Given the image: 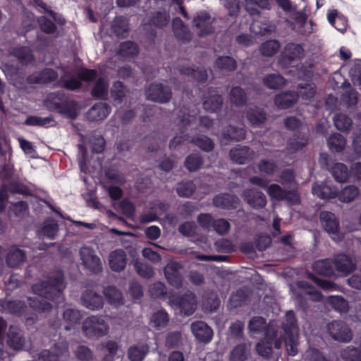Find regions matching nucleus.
Here are the masks:
<instances>
[{
    "label": "nucleus",
    "instance_id": "nucleus-1",
    "mask_svg": "<svg viewBox=\"0 0 361 361\" xmlns=\"http://www.w3.org/2000/svg\"><path fill=\"white\" fill-rule=\"evenodd\" d=\"M65 288L64 274L61 269L48 276L45 280L34 283L31 287L35 294L56 303L60 302Z\"/></svg>",
    "mask_w": 361,
    "mask_h": 361
},
{
    "label": "nucleus",
    "instance_id": "nucleus-2",
    "mask_svg": "<svg viewBox=\"0 0 361 361\" xmlns=\"http://www.w3.org/2000/svg\"><path fill=\"white\" fill-rule=\"evenodd\" d=\"M44 104L48 109L55 111L71 119H75L78 116L77 102L70 99L62 92L49 94Z\"/></svg>",
    "mask_w": 361,
    "mask_h": 361
},
{
    "label": "nucleus",
    "instance_id": "nucleus-3",
    "mask_svg": "<svg viewBox=\"0 0 361 361\" xmlns=\"http://www.w3.org/2000/svg\"><path fill=\"white\" fill-rule=\"evenodd\" d=\"M282 329L284 332L283 341L287 353L290 356H295L298 352V326L294 311L288 310L286 313Z\"/></svg>",
    "mask_w": 361,
    "mask_h": 361
},
{
    "label": "nucleus",
    "instance_id": "nucleus-4",
    "mask_svg": "<svg viewBox=\"0 0 361 361\" xmlns=\"http://www.w3.org/2000/svg\"><path fill=\"white\" fill-rule=\"evenodd\" d=\"M305 50L302 44L290 42L286 44L281 52L278 63L281 68L294 66L301 61L304 56Z\"/></svg>",
    "mask_w": 361,
    "mask_h": 361
},
{
    "label": "nucleus",
    "instance_id": "nucleus-5",
    "mask_svg": "<svg viewBox=\"0 0 361 361\" xmlns=\"http://www.w3.org/2000/svg\"><path fill=\"white\" fill-rule=\"evenodd\" d=\"M109 325L102 316H90L83 322L82 329L88 338L102 337L109 332Z\"/></svg>",
    "mask_w": 361,
    "mask_h": 361
},
{
    "label": "nucleus",
    "instance_id": "nucleus-6",
    "mask_svg": "<svg viewBox=\"0 0 361 361\" xmlns=\"http://www.w3.org/2000/svg\"><path fill=\"white\" fill-rule=\"evenodd\" d=\"M269 196L277 201H286L289 205L300 203V197L297 189L286 190L276 183L269 185L267 190Z\"/></svg>",
    "mask_w": 361,
    "mask_h": 361
},
{
    "label": "nucleus",
    "instance_id": "nucleus-7",
    "mask_svg": "<svg viewBox=\"0 0 361 361\" xmlns=\"http://www.w3.org/2000/svg\"><path fill=\"white\" fill-rule=\"evenodd\" d=\"M320 222L324 230L335 241H340L343 238L341 232L340 224L335 214L331 212L323 211L319 214Z\"/></svg>",
    "mask_w": 361,
    "mask_h": 361
},
{
    "label": "nucleus",
    "instance_id": "nucleus-8",
    "mask_svg": "<svg viewBox=\"0 0 361 361\" xmlns=\"http://www.w3.org/2000/svg\"><path fill=\"white\" fill-rule=\"evenodd\" d=\"M147 99L166 104L171 99L172 91L169 86L162 83H152L145 90Z\"/></svg>",
    "mask_w": 361,
    "mask_h": 361
},
{
    "label": "nucleus",
    "instance_id": "nucleus-9",
    "mask_svg": "<svg viewBox=\"0 0 361 361\" xmlns=\"http://www.w3.org/2000/svg\"><path fill=\"white\" fill-rule=\"evenodd\" d=\"M327 331L331 338L337 341L348 343L353 338L350 329L343 321L334 320L327 325Z\"/></svg>",
    "mask_w": 361,
    "mask_h": 361
},
{
    "label": "nucleus",
    "instance_id": "nucleus-10",
    "mask_svg": "<svg viewBox=\"0 0 361 361\" xmlns=\"http://www.w3.org/2000/svg\"><path fill=\"white\" fill-rule=\"evenodd\" d=\"M169 21L170 15L169 12L165 11H154L150 16L148 21L144 24V30L147 35L154 38L157 36V31L151 27L153 26L156 28L161 29L166 27Z\"/></svg>",
    "mask_w": 361,
    "mask_h": 361
},
{
    "label": "nucleus",
    "instance_id": "nucleus-11",
    "mask_svg": "<svg viewBox=\"0 0 361 361\" xmlns=\"http://www.w3.org/2000/svg\"><path fill=\"white\" fill-rule=\"evenodd\" d=\"M192 23L193 26L199 30L197 35L200 37L211 35L214 31L211 16L206 11L197 12L193 18Z\"/></svg>",
    "mask_w": 361,
    "mask_h": 361
},
{
    "label": "nucleus",
    "instance_id": "nucleus-12",
    "mask_svg": "<svg viewBox=\"0 0 361 361\" xmlns=\"http://www.w3.org/2000/svg\"><path fill=\"white\" fill-rule=\"evenodd\" d=\"M58 73L53 68H44L39 71H35L29 74L26 81L30 85H47L57 80Z\"/></svg>",
    "mask_w": 361,
    "mask_h": 361
},
{
    "label": "nucleus",
    "instance_id": "nucleus-13",
    "mask_svg": "<svg viewBox=\"0 0 361 361\" xmlns=\"http://www.w3.org/2000/svg\"><path fill=\"white\" fill-rule=\"evenodd\" d=\"M242 197L251 208L256 210L264 209L267 204L266 195L256 188L245 189L242 194Z\"/></svg>",
    "mask_w": 361,
    "mask_h": 361
},
{
    "label": "nucleus",
    "instance_id": "nucleus-14",
    "mask_svg": "<svg viewBox=\"0 0 361 361\" xmlns=\"http://www.w3.org/2000/svg\"><path fill=\"white\" fill-rule=\"evenodd\" d=\"M334 271H336L341 276H346L352 273L356 268L352 258L345 254L336 255L333 259Z\"/></svg>",
    "mask_w": 361,
    "mask_h": 361
},
{
    "label": "nucleus",
    "instance_id": "nucleus-15",
    "mask_svg": "<svg viewBox=\"0 0 361 361\" xmlns=\"http://www.w3.org/2000/svg\"><path fill=\"white\" fill-rule=\"evenodd\" d=\"M80 257L82 264L92 273L99 274L102 271V264L99 257L93 251L85 247L80 250Z\"/></svg>",
    "mask_w": 361,
    "mask_h": 361
},
{
    "label": "nucleus",
    "instance_id": "nucleus-16",
    "mask_svg": "<svg viewBox=\"0 0 361 361\" xmlns=\"http://www.w3.org/2000/svg\"><path fill=\"white\" fill-rule=\"evenodd\" d=\"M68 348L66 341L54 343L51 350H43L38 355L39 361H59V357L68 353Z\"/></svg>",
    "mask_w": 361,
    "mask_h": 361
},
{
    "label": "nucleus",
    "instance_id": "nucleus-17",
    "mask_svg": "<svg viewBox=\"0 0 361 361\" xmlns=\"http://www.w3.org/2000/svg\"><path fill=\"white\" fill-rule=\"evenodd\" d=\"M173 302L178 306L180 312L186 315H192L196 310V298L194 293L190 291L185 293L180 297L173 300Z\"/></svg>",
    "mask_w": 361,
    "mask_h": 361
},
{
    "label": "nucleus",
    "instance_id": "nucleus-18",
    "mask_svg": "<svg viewBox=\"0 0 361 361\" xmlns=\"http://www.w3.org/2000/svg\"><path fill=\"white\" fill-rule=\"evenodd\" d=\"M182 265L177 262H173L166 265L164 269V275L168 283L176 288H181L183 285V278L180 272Z\"/></svg>",
    "mask_w": 361,
    "mask_h": 361
},
{
    "label": "nucleus",
    "instance_id": "nucleus-19",
    "mask_svg": "<svg viewBox=\"0 0 361 361\" xmlns=\"http://www.w3.org/2000/svg\"><path fill=\"white\" fill-rule=\"evenodd\" d=\"M81 302L84 307L93 311L102 309L104 304L102 295L90 289L82 293Z\"/></svg>",
    "mask_w": 361,
    "mask_h": 361
},
{
    "label": "nucleus",
    "instance_id": "nucleus-20",
    "mask_svg": "<svg viewBox=\"0 0 361 361\" xmlns=\"http://www.w3.org/2000/svg\"><path fill=\"white\" fill-rule=\"evenodd\" d=\"M6 344L15 351H19L23 348L25 344V338L18 327L16 326L9 327L7 333Z\"/></svg>",
    "mask_w": 361,
    "mask_h": 361
},
{
    "label": "nucleus",
    "instance_id": "nucleus-21",
    "mask_svg": "<svg viewBox=\"0 0 361 361\" xmlns=\"http://www.w3.org/2000/svg\"><path fill=\"white\" fill-rule=\"evenodd\" d=\"M191 330L195 337L200 342L207 343L213 337V331L204 322L197 321L192 324Z\"/></svg>",
    "mask_w": 361,
    "mask_h": 361
},
{
    "label": "nucleus",
    "instance_id": "nucleus-22",
    "mask_svg": "<svg viewBox=\"0 0 361 361\" xmlns=\"http://www.w3.org/2000/svg\"><path fill=\"white\" fill-rule=\"evenodd\" d=\"M213 204L224 209H235L240 204V199L235 195L221 193L214 197Z\"/></svg>",
    "mask_w": 361,
    "mask_h": 361
},
{
    "label": "nucleus",
    "instance_id": "nucleus-23",
    "mask_svg": "<svg viewBox=\"0 0 361 361\" xmlns=\"http://www.w3.org/2000/svg\"><path fill=\"white\" fill-rule=\"evenodd\" d=\"M229 156L233 163L245 164L252 160L254 152L247 146L238 145L230 150Z\"/></svg>",
    "mask_w": 361,
    "mask_h": 361
},
{
    "label": "nucleus",
    "instance_id": "nucleus-24",
    "mask_svg": "<svg viewBox=\"0 0 361 361\" xmlns=\"http://www.w3.org/2000/svg\"><path fill=\"white\" fill-rule=\"evenodd\" d=\"M299 94L295 91H285L276 94L274 97L275 105L281 109H287L297 103Z\"/></svg>",
    "mask_w": 361,
    "mask_h": 361
},
{
    "label": "nucleus",
    "instance_id": "nucleus-25",
    "mask_svg": "<svg viewBox=\"0 0 361 361\" xmlns=\"http://www.w3.org/2000/svg\"><path fill=\"white\" fill-rule=\"evenodd\" d=\"M11 55L17 59L23 66H27L35 61L32 50L26 46H17L13 48Z\"/></svg>",
    "mask_w": 361,
    "mask_h": 361
},
{
    "label": "nucleus",
    "instance_id": "nucleus-26",
    "mask_svg": "<svg viewBox=\"0 0 361 361\" xmlns=\"http://www.w3.org/2000/svg\"><path fill=\"white\" fill-rule=\"evenodd\" d=\"M276 336V331L271 333L267 331L263 340H261L256 345L257 353L264 358H269L273 353V340Z\"/></svg>",
    "mask_w": 361,
    "mask_h": 361
},
{
    "label": "nucleus",
    "instance_id": "nucleus-27",
    "mask_svg": "<svg viewBox=\"0 0 361 361\" xmlns=\"http://www.w3.org/2000/svg\"><path fill=\"white\" fill-rule=\"evenodd\" d=\"M312 194L324 200H331L337 197L336 189L326 183H314L312 188Z\"/></svg>",
    "mask_w": 361,
    "mask_h": 361
},
{
    "label": "nucleus",
    "instance_id": "nucleus-28",
    "mask_svg": "<svg viewBox=\"0 0 361 361\" xmlns=\"http://www.w3.org/2000/svg\"><path fill=\"white\" fill-rule=\"evenodd\" d=\"M111 108L103 102H98L93 105L87 112L86 116L90 121L104 120L110 114Z\"/></svg>",
    "mask_w": 361,
    "mask_h": 361
},
{
    "label": "nucleus",
    "instance_id": "nucleus-29",
    "mask_svg": "<svg viewBox=\"0 0 361 361\" xmlns=\"http://www.w3.org/2000/svg\"><path fill=\"white\" fill-rule=\"evenodd\" d=\"M126 263V255L122 249L116 250L110 253L109 267L111 270L120 272L125 269Z\"/></svg>",
    "mask_w": 361,
    "mask_h": 361
},
{
    "label": "nucleus",
    "instance_id": "nucleus-30",
    "mask_svg": "<svg viewBox=\"0 0 361 361\" xmlns=\"http://www.w3.org/2000/svg\"><path fill=\"white\" fill-rule=\"evenodd\" d=\"M266 112L259 107L249 108L246 111V118L252 127H261L267 120Z\"/></svg>",
    "mask_w": 361,
    "mask_h": 361
},
{
    "label": "nucleus",
    "instance_id": "nucleus-31",
    "mask_svg": "<svg viewBox=\"0 0 361 361\" xmlns=\"http://www.w3.org/2000/svg\"><path fill=\"white\" fill-rule=\"evenodd\" d=\"M312 270L318 275L331 276L334 275L333 259L326 258L315 261L312 264Z\"/></svg>",
    "mask_w": 361,
    "mask_h": 361
},
{
    "label": "nucleus",
    "instance_id": "nucleus-32",
    "mask_svg": "<svg viewBox=\"0 0 361 361\" xmlns=\"http://www.w3.org/2000/svg\"><path fill=\"white\" fill-rule=\"evenodd\" d=\"M229 101L235 107H243L247 103V95L245 90L240 86L233 87L229 92Z\"/></svg>",
    "mask_w": 361,
    "mask_h": 361
},
{
    "label": "nucleus",
    "instance_id": "nucleus-33",
    "mask_svg": "<svg viewBox=\"0 0 361 361\" xmlns=\"http://www.w3.org/2000/svg\"><path fill=\"white\" fill-rule=\"evenodd\" d=\"M179 72L181 75L191 77L199 82H206L208 78L207 70L203 67L195 68L190 66H181L179 68Z\"/></svg>",
    "mask_w": 361,
    "mask_h": 361
},
{
    "label": "nucleus",
    "instance_id": "nucleus-34",
    "mask_svg": "<svg viewBox=\"0 0 361 361\" xmlns=\"http://www.w3.org/2000/svg\"><path fill=\"white\" fill-rule=\"evenodd\" d=\"M221 135L226 142L240 141L245 138V130L243 128L229 125L223 130Z\"/></svg>",
    "mask_w": 361,
    "mask_h": 361
},
{
    "label": "nucleus",
    "instance_id": "nucleus-35",
    "mask_svg": "<svg viewBox=\"0 0 361 361\" xmlns=\"http://www.w3.org/2000/svg\"><path fill=\"white\" fill-rule=\"evenodd\" d=\"M128 92V90L124 83L117 80L113 83L110 94L114 102L116 104H120L124 101Z\"/></svg>",
    "mask_w": 361,
    "mask_h": 361
},
{
    "label": "nucleus",
    "instance_id": "nucleus-36",
    "mask_svg": "<svg viewBox=\"0 0 361 361\" xmlns=\"http://www.w3.org/2000/svg\"><path fill=\"white\" fill-rule=\"evenodd\" d=\"M26 259L25 252L19 248L13 247L6 255V262L8 267L15 268L18 267Z\"/></svg>",
    "mask_w": 361,
    "mask_h": 361
},
{
    "label": "nucleus",
    "instance_id": "nucleus-37",
    "mask_svg": "<svg viewBox=\"0 0 361 361\" xmlns=\"http://www.w3.org/2000/svg\"><path fill=\"white\" fill-rule=\"evenodd\" d=\"M329 171L335 180L338 183L348 181L350 175V172L347 166L343 163L334 164Z\"/></svg>",
    "mask_w": 361,
    "mask_h": 361
},
{
    "label": "nucleus",
    "instance_id": "nucleus-38",
    "mask_svg": "<svg viewBox=\"0 0 361 361\" xmlns=\"http://www.w3.org/2000/svg\"><path fill=\"white\" fill-rule=\"evenodd\" d=\"M220 300L216 292L207 290L202 295V304L209 311L216 310L220 305Z\"/></svg>",
    "mask_w": 361,
    "mask_h": 361
},
{
    "label": "nucleus",
    "instance_id": "nucleus-39",
    "mask_svg": "<svg viewBox=\"0 0 361 361\" xmlns=\"http://www.w3.org/2000/svg\"><path fill=\"white\" fill-rule=\"evenodd\" d=\"M117 54L125 58L135 57L139 54L138 45L130 40L123 42L119 44Z\"/></svg>",
    "mask_w": 361,
    "mask_h": 361
},
{
    "label": "nucleus",
    "instance_id": "nucleus-40",
    "mask_svg": "<svg viewBox=\"0 0 361 361\" xmlns=\"http://www.w3.org/2000/svg\"><path fill=\"white\" fill-rule=\"evenodd\" d=\"M103 293L111 305L116 306L123 304V298L121 292L115 286H109L104 288Z\"/></svg>",
    "mask_w": 361,
    "mask_h": 361
},
{
    "label": "nucleus",
    "instance_id": "nucleus-41",
    "mask_svg": "<svg viewBox=\"0 0 361 361\" xmlns=\"http://www.w3.org/2000/svg\"><path fill=\"white\" fill-rule=\"evenodd\" d=\"M286 80L280 74L272 73L263 78L265 87L271 90L283 88L286 85Z\"/></svg>",
    "mask_w": 361,
    "mask_h": 361
},
{
    "label": "nucleus",
    "instance_id": "nucleus-42",
    "mask_svg": "<svg viewBox=\"0 0 361 361\" xmlns=\"http://www.w3.org/2000/svg\"><path fill=\"white\" fill-rule=\"evenodd\" d=\"M328 20L337 30L343 33L348 27V20L345 17L338 15L337 11H331L328 14Z\"/></svg>",
    "mask_w": 361,
    "mask_h": 361
},
{
    "label": "nucleus",
    "instance_id": "nucleus-43",
    "mask_svg": "<svg viewBox=\"0 0 361 361\" xmlns=\"http://www.w3.org/2000/svg\"><path fill=\"white\" fill-rule=\"evenodd\" d=\"M297 287L299 289L304 290V295H309L310 299L314 302H319L322 300L323 295L321 292L316 290L314 287L305 281H299L297 282Z\"/></svg>",
    "mask_w": 361,
    "mask_h": 361
},
{
    "label": "nucleus",
    "instance_id": "nucleus-44",
    "mask_svg": "<svg viewBox=\"0 0 361 361\" xmlns=\"http://www.w3.org/2000/svg\"><path fill=\"white\" fill-rule=\"evenodd\" d=\"M108 87L105 79L99 78L92 87L91 94L94 98L106 99L108 95Z\"/></svg>",
    "mask_w": 361,
    "mask_h": 361
},
{
    "label": "nucleus",
    "instance_id": "nucleus-45",
    "mask_svg": "<svg viewBox=\"0 0 361 361\" xmlns=\"http://www.w3.org/2000/svg\"><path fill=\"white\" fill-rule=\"evenodd\" d=\"M148 352L147 345H135L128 348V356L130 361H142Z\"/></svg>",
    "mask_w": 361,
    "mask_h": 361
},
{
    "label": "nucleus",
    "instance_id": "nucleus-46",
    "mask_svg": "<svg viewBox=\"0 0 361 361\" xmlns=\"http://www.w3.org/2000/svg\"><path fill=\"white\" fill-rule=\"evenodd\" d=\"M327 144L329 149L332 152H342L346 145V140L344 136L340 133H335L332 134L327 140Z\"/></svg>",
    "mask_w": 361,
    "mask_h": 361
},
{
    "label": "nucleus",
    "instance_id": "nucleus-47",
    "mask_svg": "<svg viewBox=\"0 0 361 361\" xmlns=\"http://www.w3.org/2000/svg\"><path fill=\"white\" fill-rule=\"evenodd\" d=\"M223 104V97L220 94H214L206 97L203 101V108L207 111L216 112L221 109Z\"/></svg>",
    "mask_w": 361,
    "mask_h": 361
},
{
    "label": "nucleus",
    "instance_id": "nucleus-48",
    "mask_svg": "<svg viewBox=\"0 0 361 361\" xmlns=\"http://www.w3.org/2000/svg\"><path fill=\"white\" fill-rule=\"evenodd\" d=\"M27 302L29 306L39 313L49 312L52 308V305L49 302L44 299H39L37 297H29Z\"/></svg>",
    "mask_w": 361,
    "mask_h": 361
},
{
    "label": "nucleus",
    "instance_id": "nucleus-49",
    "mask_svg": "<svg viewBox=\"0 0 361 361\" xmlns=\"http://www.w3.org/2000/svg\"><path fill=\"white\" fill-rule=\"evenodd\" d=\"M4 305L5 309L10 313L16 316H22L24 314L27 308L25 302L19 300L7 301L4 302Z\"/></svg>",
    "mask_w": 361,
    "mask_h": 361
},
{
    "label": "nucleus",
    "instance_id": "nucleus-50",
    "mask_svg": "<svg viewBox=\"0 0 361 361\" xmlns=\"http://www.w3.org/2000/svg\"><path fill=\"white\" fill-rule=\"evenodd\" d=\"M214 64L217 68L226 72L234 71L237 66L235 60L228 56L218 57Z\"/></svg>",
    "mask_w": 361,
    "mask_h": 361
},
{
    "label": "nucleus",
    "instance_id": "nucleus-51",
    "mask_svg": "<svg viewBox=\"0 0 361 361\" xmlns=\"http://www.w3.org/2000/svg\"><path fill=\"white\" fill-rule=\"evenodd\" d=\"M334 123L338 130L347 132L350 130L353 125V121L346 114L338 113L334 116Z\"/></svg>",
    "mask_w": 361,
    "mask_h": 361
},
{
    "label": "nucleus",
    "instance_id": "nucleus-52",
    "mask_svg": "<svg viewBox=\"0 0 361 361\" xmlns=\"http://www.w3.org/2000/svg\"><path fill=\"white\" fill-rule=\"evenodd\" d=\"M190 142L204 152H212L214 148L213 140L206 135L193 137Z\"/></svg>",
    "mask_w": 361,
    "mask_h": 361
},
{
    "label": "nucleus",
    "instance_id": "nucleus-53",
    "mask_svg": "<svg viewBox=\"0 0 361 361\" xmlns=\"http://www.w3.org/2000/svg\"><path fill=\"white\" fill-rule=\"evenodd\" d=\"M203 161V157L199 153H192L186 157L185 166L190 172L197 171L202 166Z\"/></svg>",
    "mask_w": 361,
    "mask_h": 361
},
{
    "label": "nucleus",
    "instance_id": "nucleus-54",
    "mask_svg": "<svg viewBox=\"0 0 361 361\" xmlns=\"http://www.w3.org/2000/svg\"><path fill=\"white\" fill-rule=\"evenodd\" d=\"M359 195V189L355 185H348L345 187L339 192L337 197L343 202H350Z\"/></svg>",
    "mask_w": 361,
    "mask_h": 361
},
{
    "label": "nucleus",
    "instance_id": "nucleus-55",
    "mask_svg": "<svg viewBox=\"0 0 361 361\" xmlns=\"http://www.w3.org/2000/svg\"><path fill=\"white\" fill-rule=\"evenodd\" d=\"M248 294L245 289L239 288L232 293L229 298V304L233 308L241 307L247 300Z\"/></svg>",
    "mask_w": 361,
    "mask_h": 361
},
{
    "label": "nucleus",
    "instance_id": "nucleus-56",
    "mask_svg": "<svg viewBox=\"0 0 361 361\" xmlns=\"http://www.w3.org/2000/svg\"><path fill=\"white\" fill-rule=\"evenodd\" d=\"M299 97L305 101H311L316 94V87L313 83H300L298 85Z\"/></svg>",
    "mask_w": 361,
    "mask_h": 361
},
{
    "label": "nucleus",
    "instance_id": "nucleus-57",
    "mask_svg": "<svg viewBox=\"0 0 361 361\" xmlns=\"http://www.w3.org/2000/svg\"><path fill=\"white\" fill-rule=\"evenodd\" d=\"M248 357V350L245 343L235 345L230 353V361H245Z\"/></svg>",
    "mask_w": 361,
    "mask_h": 361
},
{
    "label": "nucleus",
    "instance_id": "nucleus-58",
    "mask_svg": "<svg viewBox=\"0 0 361 361\" xmlns=\"http://www.w3.org/2000/svg\"><path fill=\"white\" fill-rule=\"evenodd\" d=\"M258 170L267 176H273L278 169V164L274 160L261 159L257 164Z\"/></svg>",
    "mask_w": 361,
    "mask_h": 361
},
{
    "label": "nucleus",
    "instance_id": "nucleus-59",
    "mask_svg": "<svg viewBox=\"0 0 361 361\" xmlns=\"http://www.w3.org/2000/svg\"><path fill=\"white\" fill-rule=\"evenodd\" d=\"M169 320V315L164 310H158L154 312L150 319L151 323L153 324L154 327L157 329L165 327Z\"/></svg>",
    "mask_w": 361,
    "mask_h": 361
},
{
    "label": "nucleus",
    "instance_id": "nucleus-60",
    "mask_svg": "<svg viewBox=\"0 0 361 361\" xmlns=\"http://www.w3.org/2000/svg\"><path fill=\"white\" fill-rule=\"evenodd\" d=\"M280 48V43L276 39L267 40L262 43L260 47L262 55L265 56H272L277 53Z\"/></svg>",
    "mask_w": 361,
    "mask_h": 361
},
{
    "label": "nucleus",
    "instance_id": "nucleus-61",
    "mask_svg": "<svg viewBox=\"0 0 361 361\" xmlns=\"http://www.w3.org/2000/svg\"><path fill=\"white\" fill-rule=\"evenodd\" d=\"M196 185L192 180L181 182L178 184L176 190L178 196L183 197H190L195 191Z\"/></svg>",
    "mask_w": 361,
    "mask_h": 361
},
{
    "label": "nucleus",
    "instance_id": "nucleus-62",
    "mask_svg": "<svg viewBox=\"0 0 361 361\" xmlns=\"http://www.w3.org/2000/svg\"><path fill=\"white\" fill-rule=\"evenodd\" d=\"M56 87H62L68 90H76L82 87L81 81L75 78L71 77L70 78L66 79L61 78L57 80Z\"/></svg>",
    "mask_w": 361,
    "mask_h": 361
},
{
    "label": "nucleus",
    "instance_id": "nucleus-63",
    "mask_svg": "<svg viewBox=\"0 0 361 361\" xmlns=\"http://www.w3.org/2000/svg\"><path fill=\"white\" fill-rule=\"evenodd\" d=\"M332 308L341 313H345L349 310L348 302L342 296H330L328 299Z\"/></svg>",
    "mask_w": 361,
    "mask_h": 361
},
{
    "label": "nucleus",
    "instance_id": "nucleus-64",
    "mask_svg": "<svg viewBox=\"0 0 361 361\" xmlns=\"http://www.w3.org/2000/svg\"><path fill=\"white\" fill-rule=\"evenodd\" d=\"M102 348L107 353L102 359V361H114L119 345L114 341H108L102 344Z\"/></svg>",
    "mask_w": 361,
    "mask_h": 361
}]
</instances>
